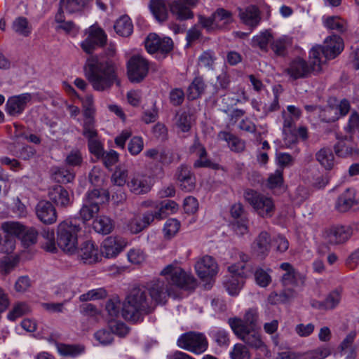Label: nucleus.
<instances>
[{
  "label": "nucleus",
  "mask_w": 359,
  "mask_h": 359,
  "mask_svg": "<svg viewBox=\"0 0 359 359\" xmlns=\"http://www.w3.org/2000/svg\"><path fill=\"white\" fill-rule=\"evenodd\" d=\"M85 76L97 91L107 90L114 83L119 85L116 66L111 60H101L97 55L86 60L83 67Z\"/></svg>",
  "instance_id": "obj_1"
},
{
  "label": "nucleus",
  "mask_w": 359,
  "mask_h": 359,
  "mask_svg": "<svg viewBox=\"0 0 359 359\" xmlns=\"http://www.w3.org/2000/svg\"><path fill=\"white\" fill-rule=\"evenodd\" d=\"M155 304L148 294L145 285H137L130 289L123 303L121 314L124 319L137 322L144 315L154 311Z\"/></svg>",
  "instance_id": "obj_2"
},
{
  "label": "nucleus",
  "mask_w": 359,
  "mask_h": 359,
  "mask_svg": "<svg viewBox=\"0 0 359 359\" xmlns=\"http://www.w3.org/2000/svg\"><path fill=\"white\" fill-rule=\"evenodd\" d=\"M79 225L72 222L63 221L57 228V244L59 248L68 254H73L77 249V233L80 231Z\"/></svg>",
  "instance_id": "obj_3"
},
{
  "label": "nucleus",
  "mask_w": 359,
  "mask_h": 359,
  "mask_svg": "<svg viewBox=\"0 0 359 359\" xmlns=\"http://www.w3.org/2000/svg\"><path fill=\"white\" fill-rule=\"evenodd\" d=\"M228 323L234 334L247 346L258 349L264 346L256 328H246L239 318H230Z\"/></svg>",
  "instance_id": "obj_4"
},
{
  "label": "nucleus",
  "mask_w": 359,
  "mask_h": 359,
  "mask_svg": "<svg viewBox=\"0 0 359 359\" xmlns=\"http://www.w3.org/2000/svg\"><path fill=\"white\" fill-rule=\"evenodd\" d=\"M244 198L259 216L271 217L273 215L275 205L271 198L249 189L245 191Z\"/></svg>",
  "instance_id": "obj_5"
},
{
  "label": "nucleus",
  "mask_w": 359,
  "mask_h": 359,
  "mask_svg": "<svg viewBox=\"0 0 359 359\" xmlns=\"http://www.w3.org/2000/svg\"><path fill=\"white\" fill-rule=\"evenodd\" d=\"M161 274L170 276L172 287L173 285L188 290L193 288L195 285L194 278L175 264L165 266L161 271Z\"/></svg>",
  "instance_id": "obj_6"
},
{
  "label": "nucleus",
  "mask_w": 359,
  "mask_h": 359,
  "mask_svg": "<svg viewBox=\"0 0 359 359\" xmlns=\"http://www.w3.org/2000/svg\"><path fill=\"white\" fill-rule=\"evenodd\" d=\"M316 65L317 63L309 64L304 59L297 57L289 62L283 72L292 81L306 79L311 76L313 72H316L315 69H318Z\"/></svg>",
  "instance_id": "obj_7"
},
{
  "label": "nucleus",
  "mask_w": 359,
  "mask_h": 359,
  "mask_svg": "<svg viewBox=\"0 0 359 359\" xmlns=\"http://www.w3.org/2000/svg\"><path fill=\"white\" fill-rule=\"evenodd\" d=\"M177 345L196 354L203 353L208 348V341L202 333L189 332L183 334L177 340Z\"/></svg>",
  "instance_id": "obj_8"
},
{
  "label": "nucleus",
  "mask_w": 359,
  "mask_h": 359,
  "mask_svg": "<svg viewBox=\"0 0 359 359\" xmlns=\"http://www.w3.org/2000/svg\"><path fill=\"white\" fill-rule=\"evenodd\" d=\"M145 286L148 289L149 297L155 304V306L157 304H165L168 297L176 296L173 287L169 286L164 280H154Z\"/></svg>",
  "instance_id": "obj_9"
},
{
  "label": "nucleus",
  "mask_w": 359,
  "mask_h": 359,
  "mask_svg": "<svg viewBox=\"0 0 359 359\" xmlns=\"http://www.w3.org/2000/svg\"><path fill=\"white\" fill-rule=\"evenodd\" d=\"M245 265L233 264L228 267L230 273L224 281V285L231 295H236L238 293L244 284V278L246 277Z\"/></svg>",
  "instance_id": "obj_10"
},
{
  "label": "nucleus",
  "mask_w": 359,
  "mask_h": 359,
  "mask_svg": "<svg viewBox=\"0 0 359 359\" xmlns=\"http://www.w3.org/2000/svg\"><path fill=\"white\" fill-rule=\"evenodd\" d=\"M86 34L88 36L81 42V47L88 54H92L98 47H102L107 43V35L100 27L91 26Z\"/></svg>",
  "instance_id": "obj_11"
},
{
  "label": "nucleus",
  "mask_w": 359,
  "mask_h": 359,
  "mask_svg": "<svg viewBox=\"0 0 359 359\" xmlns=\"http://www.w3.org/2000/svg\"><path fill=\"white\" fill-rule=\"evenodd\" d=\"M128 76L131 82L139 83L147 75L148 61L140 55H133L127 63Z\"/></svg>",
  "instance_id": "obj_12"
},
{
  "label": "nucleus",
  "mask_w": 359,
  "mask_h": 359,
  "mask_svg": "<svg viewBox=\"0 0 359 359\" xmlns=\"http://www.w3.org/2000/svg\"><path fill=\"white\" fill-rule=\"evenodd\" d=\"M145 48L149 53L168 54L173 48V41L170 37L160 38L155 33H150L144 41Z\"/></svg>",
  "instance_id": "obj_13"
},
{
  "label": "nucleus",
  "mask_w": 359,
  "mask_h": 359,
  "mask_svg": "<svg viewBox=\"0 0 359 359\" xmlns=\"http://www.w3.org/2000/svg\"><path fill=\"white\" fill-rule=\"evenodd\" d=\"M352 233V228L348 226H335L325 231L324 238L330 245H339L346 243Z\"/></svg>",
  "instance_id": "obj_14"
},
{
  "label": "nucleus",
  "mask_w": 359,
  "mask_h": 359,
  "mask_svg": "<svg viewBox=\"0 0 359 359\" xmlns=\"http://www.w3.org/2000/svg\"><path fill=\"white\" fill-rule=\"evenodd\" d=\"M35 214L37 219L46 225L56 222L57 214L55 207L50 201H40L35 207Z\"/></svg>",
  "instance_id": "obj_15"
},
{
  "label": "nucleus",
  "mask_w": 359,
  "mask_h": 359,
  "mask_svg": "<svg viewBox=\"0 0 359 359\" xmlns=\"http://www.w3.org/2000/svg\"><path fill=\"white\" fill-rule=\"evenodd\" d=\"M127 242L120 236H109L102 245L101 256L107 258L116 257L126 246Z\"/></svg>",
  "instance_id": "obj_16"
},
{
  "label": "nucleus",
  "mask_w": 359,
  "mask_h": 359,
  "mask_svg": "<svg viewBox=\"0 0 359 359\" xmlns=\"http://www.w3.org/2000/svg\"><path fill=\"white\" fill-rule=\"evenodd\" d=\"M145 156L163 165H168L175 161H179L177 155L167 147H160L148 149L145 151Z\"/></svg>",
  "instance_id": "obj_17"
},
{
  "label": "nucleus",
  "mask_w": 359,
  "mask_h": 359,
  "mask_svg": "<svg viewBox=\"0 0 359 359\" xmlns=\"http://www.w3.org/2000/svg\"><path fill=\"white\" fill-rule=\"evenodd\" d=\"M32 99V94L28 93L9 97L6 104L7 113L14 116L21 114Z\"/></svg>",
  "instance_id": "obj_18"
},
{
  "label": "nucleus",
  "mask_w": 359,
  "mask_h": 359,
  "mask_svg": "<svg viewBox=\"0 0 359 359\" xmlns=\"http://www.w3.org/2000/svg\"><path fill=\"white\" fill-rule=\"evenodd\" d=\"M48 196L49 199L57 206L67 208L73 201V195L60 185H55L48 189Z\"/></svg>",
  "instance_id": "obj_19"
},
{
  "label": "nucleus",
  "mask_w": 359,
  "mask_h": 359,
  "mask_svg": "<svg viewBox=\"0 0 359 359\" xmlns=\"http://www.w3.org/2000/svg\"><path fill=\"white\" fill-rule=\"evenodd\" d=\"M358 201L356 199V191L353 188H347L337 197L334 208L339 212H346L353 206L357 205Z\"/></svg>",
  "instance_id": "obj_20"
},
{
  "label": "nucleus",
  "mask_w": 359,
  "mask_h": 359,
  "mask_svg": "<svg viewBox=\"0 0 359 359\" xmlns=\"http://www.w3.org/2000/svg\"><path fill=\"white\" fill-rule=\"evenodd\" d=\"M198 276L202 278L212 277L217 274L218 266L215 259L208 255L203 257L195 265Z\"/></svg>",
  "instance_id": "obj_21"
},
{
  "label": "nucleus",
  "mask_w": 359,
  "mask_h": 359,
  "mask_svg": "<svg viewBox=\"0 0 359 359\" xmlns=\"http://www.w3.org/2000/svg\"><path fill=\"white\" fill-rule=\"evenodd\" d=\"M130 191L137 195L144 194L151 188L149 177L142 173H135L128 182Z\"/></svg>",
  "instance_id": "obj_22"
},
{
  "label": "nucleus",
  "mask_w": 359,
  "mask_h": 359,
  "mask_svg": "<svg viewBox=\"0 0 359 359\" xmlns=\"http://www.w3.org/2000/svg\"><path fill=\"white\" fill-rule=\"evenodd\" d=\"M323 46V55L327 60L334 59L344 49L342 39L337 35L328 36Z\"/></svg>",
  "instance_id": "obj_23"
},
{
  "label": "nucleus",
  "mask_w": 359,
  "mask_h": 359,
  "mask_svg": "<svg viewBox=\"0 0 359 359\" xmlns=\"http://www.w3.org/2000/svg\"><path fill=\"white\" fill-rule=\"evenodd\" d=\"M78 254L85 264H94L101 259V254L97 246H95L94 243L90 241H86L81 245Z\"/></svg>",
  "instance_id": "obj_24"
},
{
  "label": "nucleus",
  "mask_w": 359,
  "mask_h": 359,
  "mask_svg": "<svg viewBox=\"0 0 359 359\" xmlns=\"http://www.w3.org/2000/svg\"><path fill=\"white\" fill-rule=\"evenodd\" d=\"M169 11L176 20L185 21L192 19L194 16L188 4L178 0H172L168 3Z\"/></svg>",
  "instance_id": "obj_25"
},
{
  "label": "nucleus",
  "mask_w": 359,
  "mask_h": 359,
  "mask_svg": "<svg viewBox=\"0 0 359 359\" xmlns=\"http://www.w3.org/2000/svg\"><path fill=\"white\" fill-rule=\"evenodd\" d=\"M239 17L242 22L251 27H255L261 20L259 8L254 5H250L245 9L238 8Z\"/></svg>",
  "instance_id": "obj_26"
},
{
  "label": "nucleus",
  "mask_w": 359,
  "mask_h": 359,
  "mask_svg": "<svg viewBox=\"0 0 359 359\" xmlns=\"http://www.w3.org/2000/svg\"><path fill=\"white\" fill-rule=\"evenodd\" d=\"M168 5L166 0H149V10L157 21L163 22L168 20Z\"/></svg>",
  "instance_id": "obj_27"
},
{
  "label": "nucleus",
  "mask_w": 359,
  "mask_h": 359,
  "mask_svg": "<svg viewBox=\"0 0 359 359\" xmlns=\"http://www.w3.org/2000/svg\"><path fill=\"white\" fill-rule=\"evenodd\" d=\"M271 236L266 231H262L252 244L253 250L258 256L266 257L270 251Z\"/></svg>",
  "instance_id": "obj_28"
},
{
  "label": "nucleus",
  "mask_w": 359,
  "mask_h": 359,
  "mask_svg": "<svg viewBox=\"0 0 359 359\" xmlns=\"http://www.w3.org/2000/svg\"><path fill=\"white\" fill-rule=\"evenodd\" d=\"M280 268L285 271L282 276L281 281L285 286H294L298 283V279L300 274L288 262H283L280 265Z\"/></svg>",
  "instance_id": "obj_29"
},
{
  "label": "nucleus",
  "mask_w": 359,
  "mask_h": 359,
  "mask_svg": "<svg viewBox=\"0 0 359 359\" xmlns=\"http://www.w3.org/2000/svg\"><path fill=\"white\" fill-rule=\"evenodd\" d=\"M338 142L334 145L335 154L340 157H346L351 155L353 150L352 135L337 137Z\"/></svg>",
  "instance_id": "obj_30"
},
{
  "label": "nucleus",
  "mask_w": 359,
  "mask_h": 359,
  "mask_svg": "<svg viewBox=\"0 0 359 359\" xmlns=\"http://www.w3.org/2000/svg\"><path fill=\"white\" fill-rule=\"evenodd\" d=\"M114 222L111 218L105 215L97 217L93 222V229L98 233L107 235L114 229Z\"/></svg>",
  "instance_id": "obj_31"
},
{
  "label": "nucleus",
  "mask_w": 359,
  "mask_h": 359,
  "mask_svg": "<svg viewBox=\"0 0 359 359\" xmlns=\"http://www.w3.org/2000/svg\"><path fill=\"white\" fill-rule=\"evenodd\" d=\"M116 33L123 37L131 35L133 31V25L131 19L126 15L121 16L114 25Z\"/></svg>",
  "instance_id": "obj_32"
},
{
  "label": "nucleus",
  "mask_w": 359,
  "mask_h": 359,
  "mask_svg": "<svg viewBox=\"0 0 359 359\" xmlns=\"http://www.w3.org/2000/svg\"><path fill=\"white\" fill-rule=\"evenodd\" d=\"M51 176L57 182L67 184L74 180L75 173L73 170L64 167H53L51 169Z\"/></svg>",
  "instance_id": "obj_33"
},
{
  "label": "nucleus",
  "mask_w": 359,
  "mask_h": 359,
  "mask_svg": "<svg viewBox=\"0 0 359 359\" xmlns=\"http://www.w3.org/2000/svg\"><path fill=\"white\" fill-rule=\"evenodd\" d=\"M316 161L326 170H331L334 165V156L329 147L321 148L316 154Z\"/></svg>",
  "instance_id": "obj_34"
},
{
  "label": "nucleus",
  "mask_w": 359,
  "mask_h": 359,
  "mask_svg": "<svg viewBox=\"0 0 359 359\" xmlns=\"http://www.w3.org/2000/svg\"><path fill=\"white\" fill-rule=\"evenodd\" d=\"M206 85L200 76L195 77L187 89V97L189 100H194L198 98L205 90Z\"/></svg>",
  "instance_id": "obj_35"
},
{
  "label": "nucleus",
  "mask_w": 359,
  "mask_h": 359,
  "mask_svg": "<svg viewBox=\"0 0 359 359\" xmlns=\"http://www.w3.org/2000/svg\"><path fill=\"white\" fill-rule=\"evenodd\" d=\"M213 20L217 29L224 28L233 22V14L231 11L222 8H217L213 13Z\"/></svg>",
  "instance_id": "obj_36"
},
{
  "label": "nucleus",
  "mask_w": 359,
  "mask_h": 359,
  "mask_svg": "<svg viewBox=\"0 0 359 359\" xmlns=\"http://www.w3.org/2000/svg\"><path fill=\"white\" fill-rule=\"evenodd\" d=\"M219 136L228 142L231 150L235 152H242L245 149V142L238 137L228 132H221Z\"/></svg>",
  "instance_id": "obj_37"
},
{
  "label": "nucleus",
  "mask_w": 359,
  "mask_h": 359,
  "mask_svg": "<svg viewBox=\"0 0 359 359\" xmlns=\"http://www.w3.org/2000/svg\"><path fill=\"white\" fill-rule=\"evenodd\" d=\"M99 211L100 205L98 203L84 201L79 211V217L83 222H86L93 219Z\"/></svg>",
  "instance_id": "obj_38"
},
{
  "label": "nucleus",
  "mask_w": 359,
  "mask_h": 359,
  "mask_svg": "<svg viewBox=\"0 0 359 359\" xmlns=\"http://www.w3.org/2000/svg\"><path fill=\"white\" fill-rule=\"evenodd\" d=\"M88 0H60L59 11L65 10L69 13L79 12L87 5Z\"/></svg>",
  "instance_id": "obj_39"
},
{
  "label": "nucleus",
  "mask_w": 359,
  "mask_h": 359,
  "mask_svg": "<svg viewBox=\"0 0 359 359\" xmlns=\"http://www.w3.org/2000/svg\"><path fill=\"white\" fill-rule=\"evenodd\" d=\"M273 36L271 33L268 30H265L252 38V46L266 52L268 50V44L271 42Z\"/></svg>",
  "instance_id": "obj_40"
},
{
  "label": "nucleus",
  "mask_w": 359,
  "mask_h": 359,
  "mask_svg": "<svg viewBox=\"0 0 359 359\" xmlns=\"http://www.w3.org/2000/svg\"><path fill=\"white\" fill-rule=\"evenodd\" d=\"M294 296V291L292 289L284 290L280 293L273 292L269 294L268 297V302L271 304L273 305L285 303L293 298Z\"/></svg>",
  "instance_id": "obj_41"
},
{
  "label": "nucleus",
  "mask_w": 359,
  "mask_h": 359,
  "mask_svg": "<svg viewBox=\"0 0 359 359\" xmlns=\"http://www.w3.org/2000/svg\"><path fill=\"white\" fill-rule=\"evenodd\" d=\"M12 29L16 34L25 37L28 36L32 32L28 20L25 17L17 18L13 22Z\"/></svg>",
  "instance_id": "obj_42"
},
{
  "label": "nucleus",
  "mask_w": 359,
  "mask_h": 359,
  "mask_svg": "<svg viewBox=\"0 0 359 359\" xmlns=\"http://www.w3.org/2000/svg\"><path fill=\"white\" fill-rule=\"evenodd\" d=\"M85 351L82 344H60L58 346L59 353L64 356L76 357Z\"/></svg>",
  "instance_id": "obj_43"
},
{
  "label": "nucleus",
  "mask_w": 359,
  "mask_h": 359,
  "mask_svg": "<svg viewBox=\"0 0 359 359\" xmlns=\"http://www.w3.org/2000/svg\"><path fill=\"white\" fill-rule=\"evenodd\" d=\"M175 123L182 132H188L191 129L192 124L191 115L187 111L177 113L175 116Z\"/></svg>",
  "instance_id": "obj_44"
},
{
  "label": "nucleus",
  "mask_w": 359,
  "mask_h": 359,
  "mask_svg": "<svg viewBox=\"0 0 359 359\" xmlns=\"http://www.w3.org/2000/svg\"><path fill=\"white\" fill-rule=\"evenodd\" d=\"M1 229L10 236L20 237L25 230V226L18 222H5L1 224Z\"/></svg>",
  "instance_id": "obj_45"
},
{
  "label": "nucleus",
  "mask_w": 359,
  "mask_h": 359,
  "mask_svg": "<svg viewBox=\"0 0 359 359\" xmlns=\"http://www.w3.org/2000/svg\"><path fill=\"white\" fill-rule=\"evenodd\" d=\"M331 353L330 349L327 346H320L316 349L301 353L302 359H324Z\"/></svg>",
  "instance_id": "obj_46"
},
{
  "label": "nucleus",
  "mask_w": 359,
  "mask_h": 359,
  "mask_svg": "<svg viewBox=\"0 0 359 359\" xmlns=\"http://www.w3.org/2000/svg\"><path fill=\"white\" fill-rule=\"evenodd\" d=\"M41 236L44 240L42 243L43 248L50 252H55L57 251L54 232L49 229H44L41 233Z\"/></svg>",
  "instance_id": "obj_47"
},
{
  "label": "nucleus",
  "mask_w": 359,
  "mask_h": 359,
  "mask_svg": "<svg viewBox=\"0 0 359 359\" xmlns=\"http://www.w3.org/2000/svg\"><path fill=\"white\" fill-rule=\"evenodd\" d=\"M231 359H250L251 354L248 348L243 344H236L230 352Z\"/></svg>",
  "instance_id": "obj_48"
},
{
  "label": "nucleus",
  "mask_w": 359,
  "mask_h": 359,
  "mask_svg": "<svg viewBox=\"0 0 359 359\" xmlns=\"http://www.w3.org/2000/svg\"><path fill=\"white\" fill-rule=\"evenodd\" d=\"M82 135L88 140L98 137L94 119H90V118H84Z\"/></svg>",
  "instance_id": "obj_49"
},
{
  "label": "nucleus",
  "mask_w": 359,
  "mask_h": 359,
  "mask_svg": "<svg viewBox=\"0 0 359 359\" xmlns=\"http://www.w3.org/2000/svg\"><path fill=\"white\" fill-rule=\"evenodd\" d=\"M319 113L320 118L325 123L334 122L339 118L337 109L332 106H327L323 109L320 108Z\"/></svg>",
  "instance_id": "obj_50"
},
{
  "label": "nucleus",
  "mask_w": 359,
  "mask_h": 359,
  "mask_svg": "<svg viewBox=\"0 0 359 359\" xmlns=\"http://www.w3.org/2000/svg\"><path fill=\"white\" fill-rule=\"evenodd\" d=\"M180 227V222L176 219H169L166 221L163 233L165 238L170 239L172 238L178 232Z\"/></svg>",
  "instance_id": "obj_51"
},
{
  "label": "nucleus",
  "mask_w": 359,
  "mask_h": 359,
  "mask_svg": "<svg viewBox=\"0 0 359 359\" xmlns=\"http://www.w3.org/2000/svg\"><path fill=\"white\" fill-rule=\"evenodd\" d=\"M107 291L104 288H97L89 290L88 292L80 296L79 299L81 302H88L104 299L107 297Z\"/></svg>",
  "instance_id": "obj_52"
},
{
  "label": "nucleus",
  "mask_w": 359,
  "mask_h": 359,
  "mask_svg": "<svg viewBox=\"0 0 359 359\" xmlns=\"http://www.w3.org/2000/svg\"><path fill=\"white\" fill-rule=\"evenodd\" d=\"M55 20L58 23L56 29H62L66 33H69L75 27L72 21H65L63 11H58L57 13L55 15Z\"/></svg>",
  "instance_id": "obj_53"
},
{
  "label": "nucleus",
  "mask_w": 359,
  "mask_h": 359,
  "mask_svg": "<svg viewBox=\"0 0 359 359\" xmlns=\"http://www.w3.org/2000/svg\"><path fill=\"white\" fill-rule=\"evenodd\" d=\"M121 302L118 297L109 299L106 302L105 309L112 318L118 317L120 313Z\"/></svg>",
  "instance_id": "obj_54"
},
{
  "label": "nucleus",
  "mask_w": 359,
  "mask_h": 359,
  "mask_svg": "<svg viewBox=\"0 0 359 359\" xmlns=\"http://www.w3.org/2000/svg\"><path fill=\"white\" fill-rule=\"evenodd\" d=\"M94 336L95 339L102 345L110 344L114 340L111 327L109 329H101L97 331Z\"/></svg>",
  "instance_id": "obj_55"
},
{
  "label": "nucleus",
  "mask_w": 359,
  "mask_h": 359,
  "mask_svg": "<svg viewBox=\"0 0 359 359\" xmlns=\"http://www.w3.org/2000/svg\"><path fill=\"white\" fill-rule=\"evenodd\" d=\"M30 311L29 306L23 302L17 304L11 311L8 314V318L11 320H15L16 318L29 313Z\"/></svg>",
  "instance_id": "obj_56"
},
{
  "label": "nucleus",
  "mask_w": 359,
  "mask_h": 359,
  "mask_svg": "<svg viewBox=\"0 0 359 359\" xmlns=\"http://www.w3.org/2000/svg\"><path fill=\"white\" fill-rule=\"evenodd\" d=\"M257 319L258 314L257 311L250 309L245 313L243 319L240 318V320L246 328L249 329L256 328Z\"/></svg>",
  "instance_id": "obj_57"
},
{
  "label": "nucleus",
  "mask_w": 359,
  "mask_h": 359,
  "mask_svg": "<svg viewBox=\"0 0 359 359\" xmlns=\"http://www.w3.org/2000/svg\"><path fill=\"white\" fill-rule=\"evenodd\" d=\"M283 183V170L278 169L268 177L267 187L272 189L280 187Z\"/></svg>",
  "instance_id": "obj_58"
},
{
  "label": "nucleus",
  "mask_w": 359,
  "mask_h": 359,
  "mask_svg": "<svg viewBox=\"0 0 359 359\" xmlns=\"http://www.w3.org/2000/svg\"><path fill=\"white\" fill-rule=\"evenodd\" d=\"M325 25L330 29H335L339 32H344L346 30L345 22L339 17H329L325 22Z\"/></svg>",
  "instance_id": "obj_59"
},
{
  "label": "nucleus",
  "mask_w": 359,
  "mask_h": 359,
  "mask_svg": "<svg viewBox=\"0 0 359 359\" xmlns=\"http://www.w3.org/2000/svg\"><path fill=\"white\" fill-rule=\"evenodd\" d=\"M271 48L276 56H285L287 53V41L285 39L280 38L273 41Z\"/></svg>",
  "instance_id": "obj_60"
},
{
  "label": "nucleus",
  "mask_w": 359,
  "mask_h": 359,
  "mask_svg": "<svg viewBox=\"0 0 359 359\" xmlns=\"http://www.w3.org/2000/svg\"><path fill=\"white\" fill-rule=\"evenodd\" d=\"M37 236L38 231L34 227H25V231L20 236L22 242L27 245L34 244L37 241Z\"/></svg>",
  "instance_id": "obj_61"
},
{
  "label": "nucleus",
  "mask_w": 359,
  "mask_h": 359,
  "mask_svg": "<svg viewBox=\"0 0 359 359\" xmlns=\"http://www.w3.org/2000/svg\"><path fill=\"white\" fill-rule=\"evenodd\" d=\"M16 241L13 237L6 236L4 240L0 241V252L4 254H11L15 249Z\"/></svg>",
  "instance_id": "obj_62"
},
{
  "label": "nucleus",
  "mask_w": 359,
  "mask_h": 359,
  "mask_svg": "<svg viewBox=\"0 0 359 359\" xmlns=\"http://www.w3.org/2000/svg\"><path fill=\"white\" fill-rule=\"evenodd\" d=\"M255 279L257 285L266 287L271 282L270 275L262 269H257L255 272Z\"/></svg>",
  "instance_id": "obj_63"
},
{
  "label": "nucleus",
  "mask_w": 359,
  "mask_h": 359,
  "mask_svg": "<svg viewBox=\"0 0 359 359\" xmlns=\"http://www.w3.org/2000/svg\"><path fill=\"white\" fill-rule=\"evenodd\" d=\"M345 130L348 133H353L356 130H359V111H353L351 112Z\"/></svg>",
  "instance_id": "obj_64"
}]
</instances>
